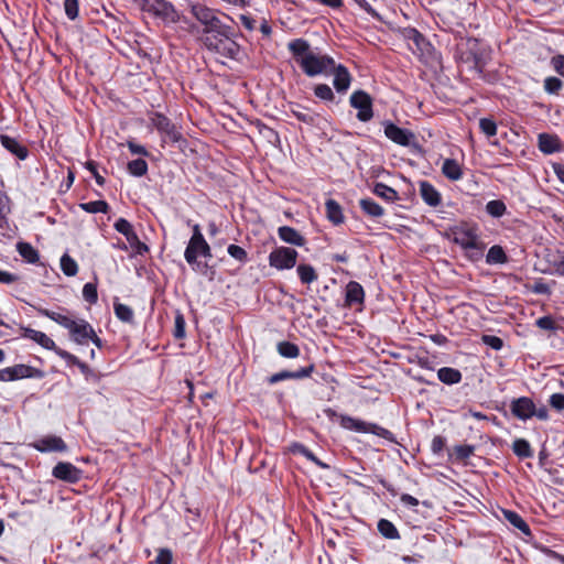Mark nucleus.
<instances>
[{
	"mask_svg": "<svg viewBox=\"0 0 564 564\" xmlns=\"http://www.w3.org/2000/svg\"><path fill=\"white\" fill-rule=\"evenodd\" d=\"M294 61L308 77L327 75L335 68L333 57L322 54L317 48H312L304 39H295L288 44Z\"/></svg>",
	"mask_w": 564,
	"mask_h": 564,
	"instance_id": "obj_1",
	"label": "nucleus"
},
{
	"mask_svg": "<svg viewBox=\"0 0 564 564\" xmlns=\"http://www.w3.org/2000/svg\"><path fill=\"white\" fill-rule=\"evenodd\" d=\"M133 2L140 10L152 14L164 23L178 21V14L174 7L165 0H133Z\"/></svg>",
	"mask_w": 564,
	"mask_h": 564,
	"instance_id": "obj_2",
	"label": "nucleus"
},
{
	"mask_svg": "<svg viewBox=\"0 0 564 564\" xmlns=\"http://www.w3.org/2000/svg\"><path fill=\"white\" fill-rule=\"evenodd\" d=\"M339 424L343 429L349 431H355L359 433H370L384 440H388L390 442H394L393 434L389 430L376 423H369L349 415H340Z\"/></svg>",
	"mask_w": 564,
	"mask_h": 564,
	"instance_id": "obj_3",
	"label": "nucleus"
},
{
	"mask_svg": "<svg viewBox=\"0 0 564 564\" xmlns=\"http://www.w3.org/2000/svg\"><path fill=\"white\" fill-rule=\"evenodd\" d=\"M198 256L207 259L212 258L209 245L206 240L189 239L184 252V258L194 271L204 272L207 264L197 261Z\"/></svg>",
	"mask_w": 564,
	"mask_h": 564,
	"instance_id": "obj_4",
	"label": "nucleus"
},
{
	"mask_svg": "<svg viewBox=\"0 0 564 564\" xmlns=\"http://www.w3.org/2000/svg\"><path fill=\"white\" fill-rule=\"evenodd\" d=\"M232 35L234 30L231 28L228 32H225V35H221V41L215 42V45H213V42H209V51L224 57L240 61L242 58V52L240 45L234 41Z\"/></svg>",
	"mask_w": 564,
	"mask_h": 564,
	"instance_id": "obj_5",
	"label": "nucleus"
},
{
	"mask_svg": "<svg viewBox=\"0 0 564 564\" xmlns=\"http://www.w3.org/2000/svg\"><path fill=\"white\" fill-rule=\"evenodd\" d=\"M466 55V59L473 62V68L478 73H482L485 66L490 59V52L488 47L476 39H469L467 41Z\"/></svg>",
	"mask_w": 564,
	"mask_h": 564,
	"instance_id": "obj_6",
	"label": "nucleus"
},
{
	"mask_svg": "<svg viewBox=\"0 0 564 564\" xmlns=\"http://www.w3.org/2000/svg\"><path fill=\"white\" fill-rule=\"evenodd\" d=\"M297 251L289 247H278L269 254V264L278 270H289L295 267Z\"/></svg>",
	"mask_w": 564,
	"mask_h": 564,
	"instance_id": "obj_7",
	"label": "nucleus"
},
{
	"mask_svg": "<svg viewBox=\"0 0 564 564\" xmlns=\"http://www.w3.org/2000/svg\"><path fill=\"white\" fill-rule=\"evenodd\" d=\"M350 106L358 110L356 117L361 122H368L373 117L372 99L370 95L364 90H356L350 95Z\"/></svg>",
	"mask_w": 564,
	"mask_h": 564,
	"instance_id": "obj_8",
	"label": "nucleus"
},
{
	"mask_svg": "<svg viewBox=\"0 0 564 564\" xmlns=\"http://www.w3.org/2000/svg\"><path fill=\"white\" fill-rule=\"evenodd\" d=\"M151 120L155 129L162 134L163 142L177 143L182 140V133L164 115L155 113Z\"/></svg>",
	"mask_w": 564,
	"mask_h": 564,
	"instance_id": "obj_9",
	"label": "nucleus"
},
{
	"mask_svg": "<svg viewBox=\"0 0 564 564\" xmlns=\"http://www.w3.org/2000/svg\"><path fill=\"white\" fill-rule=\"evenodd\" d=\"M41 370L28 365L19 364L0 370V381H14L24 378H42Z\"/></svg>",
	"mask_w": 564,
	"mask_h": 564,
	"instance_id": "obj_10",
	"label": "nucleus"
},
{
	"mask_svg": "<svg viewBox=\"0 0 564 564\" xmlns=\"http://www.w3.org/2000/svg\"><path fill=\"white\" fill-rule=\"evenodd\" d=\"M383 127L384 135L395 144L402 147H411L415 144L416 138L412 131L400 128L390 121H384Z\"/></svg>",
	"mask_w": 564,
	"mask_h": 564,
	"instance_id": "obj_11",
	"label": "nucleus"
},
{
	"mask_svg": "<svg viewBox=\"0 0 564 564\" xmlns=\"http://www.w3.org/2000/svg\"><path fill=\"white\" fill-rule=\"evenodd\" d=\"M52 476L58 480L76 484L83 477V471L68 462H59L52 469Z\"/></svg>",
	"mask_w": 564,
	"mask_h": 564,
	"instance_id": "obj_12",
	"label": "nucleus"
},
{
	"mask_svg": "<svg viewBox=\"0 0 564 564\" xmlns=\"http://www.w3.org/2000/svg\"><path fill=\"white\" fill-rule=\"evenodd\" d=\"M534 402L529 397L516 398L510 402V412L521 421H528L534 416Z\"/></svg>",
	"mask_w": 564,
	"mask_h": 564,
	"instance_id": "obj_13",
	"label": "nucleus"
},
{
	"mask_svg": "<svg viewBox=\"0 0 564 564\" xmlns=\"http://www.w3.org/2000/svg\"><path fill=\"white\" fill-rule=\"evenodd\" d=\"M32 445L36 451L41 453H64L67 451L66 443L59 436L56 435H45L36 440Z\"/></svg>",
	"mask_w": 564,
	"mask_h": 564,
	"instance_id": "obj_14",
	"label": "nucleus"
},
{
	"mask_svg": "<svg viewBox=\"0 0 564 564\" xmlns=\"http://www.w3.org/2000/svg\"><path fill=\"white\" fill-rule=\"evenodd\" d=\"M451 239L454 243L465 249L467 247H471L479 237L473 227L462 226L452 229Z\"/></svg>",
	"mask_w": 564,
	"mask_h": 564,
	"instance_id": "obj_15",
	"label": "nucleus"
},
{
	"mask_svg": "<svg viewBox=\"0 0 564 564\" xmlns=\"http://www.w3.org/2000/svg\"><path fill=\"white\" fill-rule=\"evenodd\" d=\"M70 339L77 345H86L94 335L93 326L85 319H76L68 330Z\"/></svg>",
	"mask_w": 564,
	"mask_h": 564,
	"instance_id": "obj_16",
	"label": "nucleus"
},
{
	"mask_svg": "<svg viewBox=\"0 0 564 564\" xmlns=\"http://www.w3.org/2000/svg\"><path fill=\"white\" fill-rule=\"evenodd\" d=\"M314 371V365H308L307 367H302L295 371H289L283 370L280 372H276L268 378V382L270 384H275L280 381L288 380V379H294V380H301L304 378H308L312 372Z\"/></svg>",
	"mask_w": 564,
	"mask_h": 564,
	"instance_id": "obj_17",
	"label": "nucleus"
},
{
	"mask_svg": "<svg viewBox=\"0 0 564 564\" xmlns=\"http://www.w3.org/2000/svg\"><path fill=\"white\" fill-rule=\"evenodd\" d=\"M0 143L6 150L20 160H25L29 155L28 148L13 137L0 134Z\"/></svg>",
	"mask_w": 564,
	"mask_h": 564,
	"instance_id": "obj_18",
	"label": "nucleus"
},
{
	"mask_svg": "<svg viewBox=\"0 0 564 564\" xmlns=\"http://www.w3.org/2000/svg\"><path fill=\"white\" fill-rule=\"evenodd\" d=\"M420 195L429 206L436 207L441 204L440 192L427 181H421L419 184Z\"/></svg>",
	"mask_w": 564,
	"mask_h": 564,
	"instance_id": "obj_19",
	"label": "nucleus"
},
{
	"mask_svg": "<svg viewBox=\"0 0 564 564\" xmlns=\"http://www.w3.org/2000/svg\"><path fill=\"white\" fill-rule=\"evenodd\" d=\"M538 145L544 154H552L561 150V140L555 134L540 133L538 137Z\"/></svg>",
	"mask_w": 564,
	"mask_h": 564,
	"instance_id": "obj_20",
	"label": "nucleus"
},
{
	"mask_svg": "<svg viewBox=\"0 0 564 564\" xmlns=\"http://www.w3.org/2000/svg\"><path fill=\"white\" fill-rule=\"evenodd\" d=\"M334 73V87L338 93H345L350 86V74L347 68L343 65H335V68L330 70Z\"/></svg>",
	"mask_w": 564,
	"mask_h": 564,
	"instance_id": "obj_21",
	"label": "nucleus"
},
{
	"mask_svg": "<svg viewBox=\"0 0 564 564\" xmlns=\"http://www.w3.org/2000/svg\"><path fill=\"white\" fill-rule=\"evenodd\" d=\"M23 337L35 341L36 344L48 350L55 351V349L57 348L55 341L51 337H48L45 333L33 328H25L23 332Z\"/></svg>",
	"mask_w": 564,
	"mask_h": 564,
	"instance_id": "obj_22",
	"label": "nucleus"
},
{
	"mask_svg": "<svg viewBox=\"0 0 564 564\" xmlns=\"http://www.w3.org/2000/svg\"><path fill=\"white\" fill-rule=\"evenodd\" d=\"M279 238L290 245L302 247L305 245V238L294 228L282 226L278 229Z\"/></svg>",
	"mask_w": 564,
	"mask_h": 564,
	"instance_id": "obj_23",
	"label": "nucleus"
},
{
	"mask_svg": "<svg viewBox=\"0 0 564 564\" xmlns=\"http://www.w3.org/2000/svg\"><path fill=\"white\" fill-rule=\"evenodd\" d=\"M365 292L362 286L355 281H350L346 285V304L351 306L354 304H362Z\"/></svg>",
	"mask_w": 564,
	"mask_h": 564,
	"instance_id": "obj_24",
	"label": "nucleus"
},
{
	"mask_svg": "<svg viewBox=\"0 0 564 564\" xmlns=\"http://www.w3.org/2000/svg\"><path fill=\"white\" fill-rule=\"evenodd\" d=\"M546 261L549 268L543 270L544 273L564 276V252L550 253Z\"/></svg>",
	"mask_w": 564,
	"mask_h": 564,
	"instance_id": "obj_25",
	"label": "nucleus"
},
{
	"mask_svg": "<svg viewBox=\"0 0 564 564\" xmlns=\"http://www.w3.org/2000/svg\"><path fill=\"white\" fill-rule=\"evenodd\" d=\"M442 173L451 181H458L463 177L462 165L454 159H445L443 161Z\"/></svg>",
	"mask_w": 564,
	"mask_h": 564,
	"instance_id": "obj_26",
	"label": "nucleus"
},
{
	"mask_svg": "<svg viewBox=\"0 0 564 564\" xmlns=\"http://www.w3.org/2000/svg\"><path fill=\"white\" fill-rule=\"evenodd\" d=\"M39 312L43 316L48 317L50 319L54 321L55 323H57L62 327L66 328L67 330L70 329L74 322L76 321L72 316H69L67 314H63L62 312H54V311H50L46 308H41V310H39Z\"/></svg>",
	"mask_w": 564,
	"mask_h": 564,
	"instance_id": "obj_27",
	"label": "nucleus"
},
{
	"mask_svg": "<svg viewBox=\"0 0 564 564\" xmlns=\"http://www.w3.org/2000/svg\"><path fill=\"white\" fill-rule=\"evenodd\" d=\"M437 378L445 384H456L462 381V373L458 369L443 367L437 371Z\"/></svg>",
	"mask_w": 564,
	"mask_h": 564,
	"instance_id": "obj_28",
	"label": "nucleus"
},
{
	"mask_svg": "<svg viewBox=\"0 0 564 564\" xmlns=\"http://www.w3.org/2000/svg\"><path fill=\"white\" fill-rule=\"evenodd\" d=\"M325 208H326V216L329 221H332L335 225H339V224L344 223V215H343L341 207L336 200H334V199L326 200Z\"/></svg>",
	"mask_w": 564,
	"mask_h": 564,
	"instance_id": "obj_29",
	"label": "nucleus"
},
{
	"mask_svg": "<svg viewBox=\"0 0 564 564\" xmlns=\"http://www.w3.org/2000/svg\"><path fill=\"white\" fill-rule=\"evenodd\" d=\"M405 37L409 41V46L412 51L417 50L423 52L429 46L425 37L414 29L408 30Z\"/></svg>",
	"mask_w": 564,
	"mask_h": 564,
	"instance_id": "obj_30",
	"label": "nucleus"
},
{
	"mask_svg": "<svg viewBox=\"0 0 564 564\" xmlns=\"http://www.w3.org/2000/svg\"><path fill=\"white\" fill-rule=\"evenodd\" d=\"M359 205L362 212L372 218H378L383 215V208L371 198L360 199Z\"/></svg>",
	"mask_w": 564,
	"mask_h": 564,
	"instance_id": "obj_31",
	"label": "nucleus"
},
{
	"mask_svg": "<svg viewBox=\"0 0 564 564\" xmlns=\"http://www.w3.org/2000/svg\"><path fill=\"white\" fill-rule=\"evenodd\" d=\"M191 11L203 25L212 22L217 17L212 9L200 4L193 6Z\"/></svg>",
	"mask_w": 564,
	"mask_h": 564,
	"instance_id": "obj_32",
	"label": "nucleus"
},
{
	"mask_svg": "<svg viewBox=\"0 0 564 564\" xmlns=\"http://www.w3.org/2000/svg\"><path fill=\"white\" fill-rule=\"evenodd\" d=\"M377 528H378V531L380 532V534L386 539H389V540L400 539L398 529L391 521H389L387 519H380Z\"/></svg>",
	"mask_w": 564,
	"mask_h": 564,
	"instance_id": "obj_33",
	"label": "nucleus"
},
{
	"mask_svg": "<svg viewBox=\"0 0 564 564\" xmlns=\"http://www.w3.org/2000/svg\"><path fill=\"white\" fill-rule=\"evenodd\" d=\"M505 519L514 528L524 534H530V528L527 522L514 511L503 510Z\"/></svg>",
	"mask_w": 564,
	"mask_h": 564,
	"instance_id": "obj_34",
	"label": "nucleus"
},
{
	"mask_svg": "<svg viewBox=\"0 0 564 564\" xmlns=\"http://www.w3.org/2000/svg\"><path fill=\"white\" fill-rule=\"evenodd\" d=\"M373 193L389 203H393L399 198L398 192L383 183H377L373 187Z\"/></svg>",
	"mask_w": 564,
	"mask_h": 564,
	"instance_id": "obj_35",
	"label": "nucleus"
},
{
	"mask_svg": "<svg viewBox=\"0 0 564 564\" xmlns=\"http://www.w3.org/2000/svg\"><path fill=\"white\" fill-rule=\"evenodd\" d=\"M291 112L297 120H300L306 124H315V121L317 119V115L305 109L304 107H302L300 105L292 107Z\"/></svg>",
	"mask_w": 564,
	"mask_h": 564,
	"instance_id": "obj_36",
	"label": "nucleus"
},
{
	"mask_svg": "<svg viewBox=\"0 0 564 564\" xmlns=\"http://www.w3.org/2000/svg\"><path fill=\"white\" fill-rule=\"evenodd\" d=\"M508 260L506 252L500 246H492L486 256V261L489 264H502Z\"/></svg>",
	"mask_w": 564,
	"mask_h": 564,
	"instance_id": "obj_37",
	"label": "nucleus"
},
{
	"mask_svg": "<svg viewBox=\"0 0 564 564\" xmlns=\"http://www.w3.org/2000/svg\"><path fill=\"white\" fill-rule=\"evenodd\" d=\"M231 29V26L224 24L218 17H216L212 22L204 25L203 33L204 35H209L213 33H216L218 35H225V32H228V30Z\"/></svg>",
	"mask_w": 564,
	"mask_h": 564,
	"instance_id": "obj_38",
	"label": "nucleus"
},
{
	"mask_svg": "<svg viewBox=\"0 0 564 564\" xmlns=\"http://www.w3.org/2000/svg\"><path fill=\"white\" fill-rule=\"evenodd\" d=\"M513 453L521 458H529L533 456V451L530 443L524 438H518L512 444Z\"/></svg>",
	"mask_w": 564,
	"mask_h": 564,
	"instance_id": "obj_39",
	"label": "nucleus"
},
{
	"mask_svg": "<svg viewBox=\"0 0 564 564\" xmlns=\"http://www.w3.org/2000/svg\"><path fill=\"white\" fill-rule=\"evenodd\" d=\"M296 271L301 282L304 284H311L317 280L315 269L310 264H300Z\"/></svg>",
	"mask_w": 564,
	"mask_h": 564,
	"instance_id": "obj_40",
	"label": "nucleus"
},
{
	"mask_svg": "<svg viewBox=\"0 0 564 564\" xmlns=\"http://www.w3.org/2000/svg\"><path fill=\"white\" fill-rule=\"evenodd\" d=\"M276 350L284 358H296L300 355V348L290 341L278 343Z\"/></svg>",
	"mask_w": 564,
	"mask_h": 564,
	"instance_id": "obj_41",
	"label": "nucleus"
},
{
	"mask_svg": "<svg viewBox=\"0 0 564 564\" xmlns=\"http://www.w3.org/2000/svg\"><path fill=\"white\" fill-rule=\"evenodd\" d=\"M18 251L22 258L30 263L39 261V252L28 242L18 243Z\"/></svg>",
	"mask_w": 564,
	"mask_h": 564,
	"instance_id": "obj_42",
	"label": "nucleus"
},
{
	"mask_svg": "<svg viewBox=\"0 0 564 564\" xmlns=\"http://www.w3.org/2000/svg\"><path fill=\"white\" fill-rule=\"evenodd\" d=\"M79 207L90 214L102 213L106 214L109 209V205L105 200H94L88 203H82Z\"/></svg>",
	"mask_w": 564,
	"mask_h": 564,
	"instance_id": "obj_43",
	"label": "nucleus"
},
{
	"mask_svg": "<svg viewBox=\"0 0 564 564\" xmlns=\"http://www.w3.org/2000/svg\"><path fill=\"white\" fill-rule=\"evenodd\" d=\"M113 308L117 318L121 322L131 323L133 321L134 314L130 306L122 303H115Z\"/></svg>",
	"mask_w": 564,
	"mask_h": 564,
	"instance_id": "obj_44",
	"label": "nucleus"
},
{
	"mask_svg": "<svg viewBox=\"0 0 564 564\" xmlns=\"http://www.w3.org/2000/svg\"><path fill=\"white\" fill-rule=\"evenodd\" d=\"M61 269L65 275L74 276L77 274L78 265L72 257L63 254L61 258Z\"/></svg>",
	"mask_w": 564,
	"mask_h": 564,
	"instance_id": "obj_45",
	"label": "nucleus"
},
{
	"mask_svg": "<svg viewBox=\"0 0 564 564\" xmlns=\"http://www.w3.org/2000/svg\"><path fill=\"white\" fill-rule=\"evenodd\" d=\"M128 171L131 175L141 177L148 172V163L143 159L132 160L128 163Z\"/></svg>",
	"mask_w": 564,
	"mask_h": 564,
	"instance_id": "obj_46",
	"label": "nucleus"
},
{
	"mask_svg": "<svg viewBox=\"0 0 564 564\" xmlns=\"http://www.w3.org/2000/svg\"><path fill=\"white\" fill-rule=\"evenodd\" d=\"M485 246L480 240L478 239L476 242L473 243L471 247L465 248V254L466 257L471 261H478L482 258V251Z\"/></svg>",
	"mask_w": 564,
	"mask_h": 564,
	"instance_id": "obj_47",
	"label": "nucleus"
},
{
	"mask_svg": "<svg viewBox=\"0 0 564 564\" xmlns=\"http://www.w3.org/2000/svg\"><path fill=\"white\" fill-rule=\"evenodd\" d=\"M486 210L492 217H501L505 215L507 207L503 202L496 199L487 203Z\"/></svg>",
	"mask_w": 564,
	"mask_h": 564,
	"instance_id": "obj_48",
	"label": "nucleus"
},
{
	"mask_svg": "<svg viewBox=\"0 0 564 564\" xmlns=\"http://www.w3.org/2000/svg\"><path fill=\"white\" fill-rule=\"evenodd\" d=\"M129 246L139 254H142L148 251V246L140 241L135 231H131L129 236L126 237Z\"/></svg>",
	"mask_w": 564,
	"mask_h": 564,
	"instance_id": "obj_49",
	"label": "nucleus"
},
{
	"mask_svg": "<svg viewBox=\"0 0 564 564\" xmlns=\"http://www.w3.org/2000/svg\"><path fill=\"white\" fill-rule=\"evenodd\" d=\"M314 93L317 98L326 101H332L335 97L332 88L326 84L316 85Z\"/></svg>",
	"mask_w": 564,
	"mask_h": 564,
	"instance_id": "obj_50",
	"label": "nucleus"
},
{
	"mask_svg": "<svg viewBox=\"0 0 564 564\" xmlns=\"http://www.w3.org/2000/svg\"><path fill=\"white\" fill-rule=\"evenodd\" d=\"M475 452V446L474 445H468V444H464V445H456L454 447V454L456 456V459L458 460H465L467 458H469Z\"/></svg>",
	"mask_w": 564,
	"mask_h": 564,
	"instance_id": "obj_51",
	"label": "nucleus"
},
{
	"mask_svg": "<svg viewBox=\"0 0 564 564\" xmlns=\"http://www.w3.org/2000/svg\"><path fill=\"white\" fill-rule=\"evenodd\" d=\"M563 83L557 77H546L544 80V90L547 94H557L562 89Z\"/></svg>",
	"mask_w": 564,
	"mask_h": 564,
	"instance_id": "obj_52",
	"label": "nucleus"
},
{
	"mask_svg": "<svg viewBox=\"0 0 564 564\" xmlns=\"http://www.w3.org/2000/svg\"><path fill=\"white\" fill-rule=\"evenodd\" d=\"M479 128L487 137H494L497 133V124L489 118H482L479 121Z\"/></svg>",
	"mask_w": 564,
	"mask_h": 564,
	"instance_id": "obj_53",
	"label": "nucleus"
},
{
	"mask_svg": "<svg viewBox=\"0 0 564 564\" xmlns=\"http://www.w3.org/2000/svg\"><path fill=\"white\" fill-rule=\"evenodd\" d=\"M227 252L230 257L240 262H246L248 259L247 251L242 247L237 245H229L227 248Z\"/></svg>",
	"mask_w": 564,
	"mask_h": 564,
	"instance_id": "obj_54",
	"label": "nucleus"
},
{
	"mask_svg": "<svg viewBox=\"0 0 564 564\" xmlns=\"http://www.w3.org/2000/svg\"><path fill=\"white\" fill-rule=\"evenodd\" d=\"M64 10L69 20H75L78 17V0H64Z\"/></svg>",
	"mask_w": 564,
	"mask_h": 564,
	"instance_id": "obj_55",
	"label": "nucleus"
},
{
	"mask_svg": "<svg viewBox=\"0 0 564 564\" xmlns=\"http://www.w3.org/2000/svg\"><path fill=\"white\" fill-rule=\"evenodd\" d=\"M83 296L88 303H96L98 299L96 285L93 283H86L83 288Z\"/></svg>",
	"mask_w": 564,
	"mask_h": 564,
	"instance_id": "obj_56",
	"label": "nucleus"
},
{
	"mask_svg": "<svg viewBox=\"0 0 564 564\" xmlns=\"http://www.w3.org/2000/svg\"><path fill=\"white\" fill-rule=\"evenodd\" d=\"M535 325L543 330H556L557 325L551 316H542L535 321Z\"/></svg>",
	"mask_w": 564,
	"mask_h": 564,
	"instance_id": "obj_57",
	"label": "nucleus"
},
{
	"mask_svg": "<svg viewBox=\"0 0 564 564\" xmlns=\"http://www.w3.org/2000/svg\"><path fill=\"white\" fill-rule=\"evenodd\" d=\"M481 340L485 345L489 346L494 350H500L503 346V340L498 336L484 335Z\"/></svg>",
	"mask_w": 564,
	"mask_h": 564,
	"instance_id": "obj_58",
	"label": "nucleus"
},
{
	"mask_svg": "<svg viewBox=\"0 0 564 564\" xmlns=\"http://www.w3.org/2000/svg\"><path fill=\"white\" fill-rule=\"evenodd\" d=\"M115 229L123 235L124 237L129 236L131 231H133L132 225L124 218H119L115 225Z\"/></svg>",
	"mask_w": 564,
	"mask_h": 564,
	"instance_id": "obj_59",
	"label": "nucleus"
},
{
	"mask_svg": "<svg viewBox=\"0 0 564 564\" xmlns=\"http://www.w3.org/2000/svg\"><path fill=\"white\" fill-rule=\"evenodd\" d=\"M175 338H183L185 336V319L182 314H177L175 316V330H174Z\"/></svg>",
	"mask_w": 564,
	"mask_h": 564,
	"instance_id": "obj_60",
	"label": "nucleus"
},
{
	"mask_svg": "<svg viewBox=\"0 0 564 564\" xmlns=\"http://www.w3.org/2000/svg\"><path fill=\"white\" fill-rule=\"evenodd\" d=\"M550 405L561 412L564 410V394L563 393H553L549 399Z\"/></svg>",
	"mask_w": 564,
	"mask_h": 564,
	"instance_id": "obj_61",
	"label": "nucleus"
},
{
	"mask_svg": "<svg viewBox=\"0 0 564 564\" xmlns=\"http://www.w3.org/2000/svg\"><path fill=\"white\" fill-rule=\"evenodd\" d=\"M54 352L62 359H64L67 362V365L76 366L77 364H79V359L75 355H72L70 352L62 348L57 347Z\"/></svg>",
	"mask_w": 564,
	"mask_h": 564,
	"instance_id": "obj_62",
	"label": "nucleus"
},
{
	"mask_svg": "<svg viewBox=\"0 0 564 564\" xmlns=\"http://www.w3.org/2000/svg\"><path fill=\"white\" fill-rule=\"evenodd\" d=\"M172 558V552L169 549H161L154 562L155 564H171Z\"/></svg>",
	"mask_w": 564,
	"mask_h": 564,
	"instance_id": "obj_63",
	"label": "nucleus"
},
{
	"mask_svg": "<svg viewBox=\"0 0 564 564\" xmlns=\"http://www.w3.org/2000/svg\"><path fill=\"white\" fill-rule=\"evenodd\" d=\"M554 70L564 77V55L557 54L551 58Z\"/></svg>",
	"mask_w": 564,
	"mask_h": 564,
	"instance_id": "obj_64",
	"label": "nucleus"
}]
</instances>
